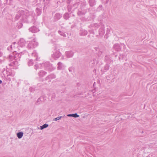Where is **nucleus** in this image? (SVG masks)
Listing matches in <instances>:
<instances>
[{"label": "nucleus", "instance_id": "nucleus-1", "mask_svg": "<svg viewBox=\"0 0 157 157\" xmlns=\"http://www.w3.org/2000/svg\"><path fill=\"white\" fill-rule=\"evenodd\" d=\"M26 42L24 39L21 38L20 39L17 44L16 42L13 43L11 45V48L14 52H17V51L20 50V48H22L25 46Z\"/></svg>", "mask_w": 157, "mask_h": 157}, {"label": "nucleus", "instance_id": "nucleus-2", "mask_svg": "<svg viewBox=\"0 0 157 157\" xmlns=\"http://www.w3.org/2000/svg\"><path fill=\"white\" fill-rule=\"evenodd\" d=\"M9 59L11 63L9 64L10 66L13 67V68L16 69L18 65V63L16 60V56H14L13 54L10 55L9 56Z\"/></svg>", "mask_w": 157, "mask_h": 157}, {"label": "nucleus", "instance_id": "nucleus-3", "mask_svg": "<svg viewBox=\"0 0 157 157\" xmlns=\"http://www.w3.org/2000/svg\"><path fill=\"white\" fill-rule=\"evenodd\" d=\"M61 55L58 46H56L53 53L52 55V57L55 60L59 58Z\"/></svg>", "mask_w": 157, "mask_h": 157}, {"label": "nucleus", "instance_id": "nucleus-4", "mask_svg": "<svg viewBox=\"0 0 157 157\" xmlns=\"http://www.w3.org/2000/svg\"><path fill=\"white\" fill-rule=\"evenodd\" d=\"M38 43L36 41L35 39L29 42L27 46L28 48L29 49H33L38 45Z\"/></svg>", "mask_w": 157, "mask_h": 157}, {"label": "nucleus", "instance_id": "nucleus-5", "mask_svg": "<svg viewBox=\"0 0 157 157\" xmlns=\"http://www.w3.org/2000/svg\"><path fill=\"white\" fill-rule=\"evenodd\" d=\"M45 69L49 71H51L53 70V67L48 62H45L44 64Z\"/></svg>", "mask_w": 157, "mask_h": 157}, {"label": "nucleus", "instance_id": "nucleus-6", "mask_svg": "<svg viewBox=\"0 0 157 157\" xmlns=\"http://www.w3.org/2000/svg\"><path fill=\"white\" fill-rule=\"evenodd\" d=\"M29 31L32 33H36L39 31V29L37 28L36 26H33L29 29Z\"/></svg>", "mask_w": 157, "mask_h": 157}, {"label": "nucleus", "instance_id": "nucleus-7", "mask_svg": "<svg viewBox=\"0 0 157 157\" xmlns=\"http://www.w3.org/2000/svg\"><path fill=\"white\" fill-rule=\"evenodd\" d=\"M65 54L67 58H70L72 57L73 56L74 53L72 51H69L66 52H65Z\"/></svg>", "mask_w": 157, "mask_h": 157}, {"label": "nucleus", "instance_id": "nucleus-8", "mask_svg": "<svg viewBox=\"0 0 157 157\" xmlns=\"http://www.w3.org/2000/svg\"><path fill=\"white\" fill-rule=\"evenodd\" d=\"M47 74V72L43 70L40 71L38 73V75L40 78H42L45 75Z\"/></svg>", "mask_w": 157, "mask_h": 157}, {"label": "nucleus", "instance_id": "nucleus-9", "mask_svg": "<svg viewBox=\"0 0 157 157\" xmlns=\"http://www.w3.org/2000/svg\"><path fill=\"white\" fill-rule=\"evenodd\" d=\"M57 65L58 66L57 68L58 70H61L63 69L64 68V65L60 62H59L58 63Z\"/></svg>", "mask_w": 157, "mask_h": 157}, {"label": "nucleus", "instance_id": "nucleus-10", "mask_svg": "<svg viewBox=\"0 0 157 157\" xmlns=\"http://www.w3.org/2000/svg\"><path fill=\"white\" fill-rule=\"evenodd\" d=\"M87 32L84 30H82L80 31V35L81 36H85L87 34Z\"/></svg>", "mask_w": 157, "mask_h": 157}, {"label": "nucleus", "instance_id": "nucleus-11", "mask_svg": "<svg viewBox=\"0 0 157 157\" xmlns=\"http://www.w3.org/2000/svg\"><path fill=\"white\" fill-rule=\"evenodd\" d=\"M44 100V97H41L37 99L36 103V104L39 105L40 104L41 101H43Z\"/></svg>", "mask_w": 157, "mask_h": 157}, {"label": "nucleus", "instance_id": "nucleus-12", "mask_svg": "<svg viewBox=\"0 0 157 157\" xmlns=\"http://www.w3.org/2000/svg\"><path fill=\"white\" fill-rule=\"evenodd\" d=\"M113 48L117 51H120L121 49V48L118 44H115L114 45Z\"/></svg>", "mask_w": 157, "mask_h": 157}, {"label": "nucleus", "instance_id": "nucleus-13", "mask_svg": "<svg viewBox=\"0 0 157 157\" xmlns=\"http://www.w3.org/2000/svg\"><path fill=\"white\" fill-rule=\"evenodd\" d=\"M99 35L100 36H102L105 33V30L103 28H101L99 30Z\"/></svg>", "mask_w": 157, "mask_h": 157}, {"label": "nucleus", "instance_id": "nucleus-14", "mask_svg": "<svg viewBox=\"0 0 157 157\" xmlns=\"http://www.w3.org/2000/svg\"><path fill=\"white\" fill-rule=\"evenodd\" d=\"M56 76L54 74H52L48 75L46 78V79L47 80L48 79H53L55 78Z\"/></svg>", "mask_w": 157, "mask_h": 157}, {"label": "nucleus", "instance_id": "nucleus-15", "mask_svg": "<svg viewBox=\"0 0 157 157\" xmlns=\"http://www.w3.org/2000/svg\"><path fill=\"white\" fill-rule=\"evenodd\" d=\"M89 3L90 6H93L95 5L96 3L95 0H90Z\"/></svg>", "mask_w": 157, "mask_h": 157}, {"label": "nucleus", "instance_id": "nucleus-16", "mask_svg": "<svg viewBox=\"0 0 157 157\" xmlns=\"http://www.w3.org/2000/svg\"><path fill=\"white\" fill-rule=\"evenodd\" d=\"M23 135L22 132H20L17 133V136L19 139L21 138Z\"/></svg>", "mask_w": 157, "mask_h": 157}, {"label": "nucleus", "instance_id": "nucleus-17", "mask_svg": "<svg viewBox=\"0 0 157 157\" xmlns=\"http://www.w3.org/2000/svg\"><path fill=\"white\" fill-rule=\"evenodd\" d=\"M67 116L68 117H79V115H78L76 113L72 114H68Z\"/></svg>", "mask_w": 157, "mask_h": 157}, {"label": "nucleus", "instance_id": "nucleus-18", "mask_svg": "<svg viewBox=\"0 0 157 157\" xmlns=\"http://www.w3.org/2000/svg\"><path fill=\"white\" fill-rule=\"evenodd\" d=\"M58 33L61 36H63V37L66 36V34L65 33L62 31L59 30L58 31Z\"/></svg>", "mask_w": 157, "mask_h": 157}, {"label": "nucleus", "instance_id": "nucleus-19", "mask_svg": "<svg viewBox=\"0 0 157 157\" xmlns=\"http://www.w3.org/2000/svg\"><path fill=\"white\" fill-rule=\"evenodd\" d=\"M48 126V125L47 124H43V125L40 126V128L41 130H42L43 129L47 128Z\"/></svg>", "mask_w": 157, "mask_h": 157}, {"label": "nucleus", "instance_id": "nucleus-20", "mask_svg": "<svg viewBox=\"0 0 157 157\" xmlns=\"http://www.w3.org/2000/svg\"><path fill=\"white\" fill-rule=\"evenodd\" d=\"M32 55L33 56H34L36 58L35 59L36 60L38 59L37 57V53L35 52H34L32 53Z\"/></svg>", "mask_w": 157, "mask_h": 157}, {"label": "nucleus", "instance_id": "nucleus-21", "mask_svg": "<svg viewBox=\"0 0 157 157\" xmlns=\"http://www.w3.org/2000/svg\"><path fill=\"white\" fill-rule=\"evenodd\" d=\"M41 9H40L39 8H37L36 9V11L38 14V15H39L40 14L41 12Z\"/></svg>", "mask_w": 157, "mask_h": 157}, {"label": "nucleus", "instance_id": "nucleus-22", "mask_svg": "<svg viewBox=\"0 0 157 157\" xmlns=\"http://www.w3.org/2000/svg\"><path fill=\"white\" fill-rule=\"evenodd\" d=\"M28 65L29 66H31L33 65V60L32 59H30L28 62Z\"/></svg>", "mask_w": 157, "mask_h": 157}, {"label": "nucleus", "instance_id": "nucleus-23", "mask_svg": "<svg viewBox=\"0 0 157 157\" xmlns=\"http://www.w3.org/2000/svg\"><path fill=\"white\" fill-rule=\"evenodd\" d=\"M63 17L65 19L67 20L69 17V14L67 13H65L63 16Z\"/></svg>", "mask_w": 157, "mask_h": 157}, {"label": "nucleus", "instance_id": "nucleus-24", "mask_svg": "<svg viewBox=\"0 0 157 157\" xmlns=\"http://www.w3.org/2000/svg\"><path fill=\"white\" fill-rule=\"evenodd\" d=\"M55 17L58 20L61 17V16L60 14L57 13L56 14Z\"/></svg>", "mask_w": 157, "mask_h": 157}, {"label": "nucleus", "instance_id": "nucleus-25", "mask_svg": "<svg viewBox=\"0 0 157 157\" xmlns=\"http://www.w3.org/2000/svg\"><path fill=\"white\" fill-rule=\"evenodd\" d=\"M14 75V73L12 72H10L9 74H8L7 75V77H8L9 76H11L12 77H13Z\"/></svg>", "mask_w": 157, "mask_h": 157}, {"label": "nucleus", "instance_id": "nucleus-26", "mask_svg": "<svg viewBox=\"0 0 157 157\" xmlns=\"http://www.w3.org/2000/svg\"><path fill=\"white\" fill-rule=\"evenodd\" d=\"M63 117H64L62 116L58 117L55 118H54L53 119V121H57V120H58L60 119L61 118Z\"/></svg>", "mask_w": 157, "mask_h": 157}, {"label": "nucleus", "instance_id": "nucleus-27", "mask_svg": "<svg viewBox=\"0 0 157 157\" xmlns=\"http://www.w3.org/2000/svg\"><path fill=\"white\" fill-rule=\"evenodd\" d=\"M34 68L36 70H37L38 68V65L37 64H35L34 66Z\"/></svg>", "mask_w": 157, "mask_h": 157}, {"label": "nucleus", "instance_id": "nucleus-28", "mask_svg": "<svg viewBox=\"0 0 157 157\" xmlns=\"http://www.w3.org/2000/svg\"><path fill=\"white\" fill-rule=\"evenodd\" d=\"M19 52V55H21V54H24L25 53H26V52L25 51H24L23 53V52Z\"/></svg>", "mask_w": 157, "mask_h": 157}, {"label": "nucleus", "instance_id": "nucleus-29", "mask_svg": "<svg viewBox=\"0 0 157 157\" xmlns=\"http://www.w3.org/2000/svg\"><path fill=\"white\" fill-rule=\"evenodd\" d=\"M105 67L107 70H108L109 69V66L108 65H107L105 66Z\"/></svg>", "mask_w": 157, "mask_h": 157}, {"label": "nucleus", "instance_id": "nucleus-30", "mask_svg": "<svg viewBox=\"0 0 157 157\" xmlns=\"http://www.w3.org/2000/svg\"><path fill=\"white\" fill-rule=\"evenodd\" d=\"M69 70L70 72H72V68L71 67H70L69 68Z\"/></svg>", "mask_w": 157, "mask_h": 157}, {"label": "nucleus", "instance_id": "nucleus-31", "mask_svg": "<svg viewBox=\"0 0 157 157\" xmlns=\"http://www.w3.org/2000/svg\"><path fill=\"white\" fill-rule=\"evenodd\" d=\"M2 55V53L1 52H0V57H1Z\"/></svg>", "mask_w": 157, "mask_h": 157}, {"label": "nucleus", "instance_id": "nucleus-32", "mask_svg": "<svg viewBox=\"0 0 157 157\" xmlns=\"http://www.w3.org/2000/svg\"><path fill=\"white\" fill-rule=\"evenodd\" d=\"M2 82L1 80H0V84H1L2 83Z\"/></svg>", "mask_w": 157, "mask_h": 157}, {"label": "nucleus", "instance_id": "nucleus-33", "mask_svg": "<svg viewBox=\"0 0 157 157\" xmlns=\"http://www.w3.org/2000/svg\"><path fill=\"white\" fill-rule=\"evenodd\" d=\"M62 59H64V57H63V56H62Z\"/></svg>", "mask_w": 157, "mask_h": 157}, {"label": "nucleus", "instance_id": "nucleus-34", "mask_svg": "<svg viewBox=\"0 0 157 157\" xmlns=\"http://www.w3.org/2000/svg\"><path fill=\"white\" fill-rule=\"evenodd\" d=\"M9 81H10V78H9Z\"/></svg>", "mask_w": 157, "mask_h": 157}]
</instances>
